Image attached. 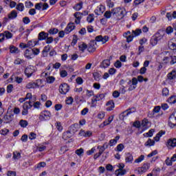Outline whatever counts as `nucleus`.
I'll return each instance as SVG.
<instances>
[{
  "mask_svg": "<svg viewBox=\"0 0 176 176\" xmlns=\"http://www.w3.org/2000/svg\"><path fill=\"white\" fill-rule=\"evenodd\" d=\"M163 36H164V32L160 31L157 32L151 38V45H152V46H156V45H157L158 41L163 39Z\"/></svg>",
  "mask_w": 176,
  "mask_h": 176,
  "instance_id": "obj_1",
  "label": "nucleus"
},
{
  "mask_svg": "<svg viewBox=\"0 0 176 176\" xmlns=\"http://www.w3.org/2000/svg\"><path fill=\"white\" fill-rule=\"evenodd\" d=\"M50 118H52V113L49 111H43L40 113L38 119L41 122H45V120H50Z\"/></svg>",
  "mask_w": 176,
  "mask_h": 176,
  "instance_id": "obj_2",
  "label": "nucleus"
},
{
  "mask_svg": "<svg viewBox=\"0 0 176 176\" xmlns=\"http://www.w3.org/2000/svg\"><path fill=\"white\" fill-rule=\"evenodd\" d=\"M135 111H137L135 107H131L126 109V111L122 112L121 114H120V116H119L120 120H124V118H126V116H129V115H131V113L135 112Z\"/></svg>",
  "mask_w": 176,
  "mask_h": 176,
  "instance_id": "obj_3",
  "label": "nucleus"
},
{
  "mask_svg": "<svg viewBox=\"0 0 176 176\" xmlns=\"http://www.w3.org/2000/svg\"><path fill=\"white\" fill-rule=\"evenodd\" d=\"M168 126H170V127H171V129H174V127H175V126H176V111H174L169 116Z\"/></svg>",
  "mask_w": 176,
  "mask_h": 176,
  "instance_id": "obj_4",
  "label": "nucleus"
},
{
  "mask_svg": "<svg viewBox=\"0 0 176 176\" xmlns=\"http://www.w3.org/2000/svg\"><path fill=\"white\" fill-rule=\"evenodd\" d=\"M69 91V85L67 83H63L59 86V93L65 95Z\"/></svg>",
  "mask_w": 176,
  "mask_h": 176,
  "instance_id": "obj_5",
  "label": "nucleus"
},
{
  "mask_svg": "<svg viewBox=\"0 0 176 176\" xmlns=\"http://www.w3.org/2000/svg\"><path fill=\"white\" fill-rule=\"evenodd\" d=\"M34 72H35V67L33 65H29L25 69V75L27 78H31Z\"/></svg>",
  "mask_w": 176,
  "mask_h": 176,
  "instance_id": "obj_6",
  "label": "nucleus"
},
{
  "mask_svg": "<svg viewBox=\"0 0 176 176\" xmlns=\"http://www.w3.org/2000/svg\"><path fill=\"white\" fill-rule=\"evenodd\" d=\"M39 83H42V80L38 79L36 82H28L26 85V89H39Z\"/></svg>",
  "mask_w": 176,
  "mask_h": 176,
  "instance_id": "obj_7",
  "label": "nucleus"
},
{
  "mask_svg": "<svg viewBox=\"0 0 176 176\" xmlns=\"http://www.w3.org/2000/svg\"><path fill=\"white\" fill-rule=\"evenodd\" d=\"M96 45H97L96 41L91 40L90 41L87 46V50L89 53H94V52H96Z\"/></svg>",
  "mask_w": 176,
  "mask_h": 176,
  "instance_id": "obj_8",
  "label": "nucleus"
},
{
  "mask_svg": "<svg viewBox=\"0 0 176 176\" xmlns=\"http://www.w3.org/2000/svg\"><path fill=\"white\" fill-rule=\"evenodd\" d=\"M109 39V37H108V36H104V37L102 35L100 36H97L95 38V40H92V41H95V42H102V44L104 43H107V42H108V40Z\"/></svg>",
  "mask_w": 176,
  "mask_h": 176,
  "instance_id": "obj_9",
  "label": "nucleus"
},
{
  "mask_svg": "<svg viewBox=\"0 0 176 176\" xmlns=\"http://www.w3.org/2000/svg\"><path fill=\"white\" fill-rule=\"evenodd\" d=\"M151 167V164L149 163H146V164H144L142 167L140 168H138V173H140L142 174H144V173H146V170H149Z\"/></svg>",
  "mask_w": 176,
  "mask_h": 176,
  "instance_id": "obj_10",
  "label": "nucleus"
},
{
  "mask_svg": "<svg viewBox=\"0 0 176 176\" xmlns=\"http://www.w3.org/2000/svg\"><path fill=\"white\" fill-rule=\"evenodd\" d=\"M13 120V114H6L3 118V123L8 124Z\"/></svg>",
  "mask_w": 176,
  "mask_h": 176,
  "instance_id": "obj_11",
  "label": "nucleus"
},
{
  "mask_svg": "<svg viewBox=\"0 0 176 176\" xmlns=\"http://www.w3.org/2000/svg\"><path fill=\"white\" fill-rule=\"evenodd\" d=\"M76 27V26H75V24L74 23H68L67 26L65 29V34H69V32H72V31H74Z\"/></svg>",
  "mask_w": 176,
  "mask_h": 176,
  "instance_id": "obj_12",
  "label": "nucleus"
},
{
  "mask_svg": "<svg viewBox=\"0 0 176 176\" xmlns=\"http://www.w3.org/2000/svg\"><path fill=\"white\" fill-rule=\"evenodd\" d=\"M74 16L76 19V24H80V20H82V16H83V14H82V12H76L74 14Z\"/></svg>",
  "mask_w": 176,
  "mask_h": 176,
  "instance_id": "obj_13",
  "label": "nucleus"
},
{
  "mask_svg": "<svg viewBox=\"0 0 176 176\" xmlns=\"http://www.w3.org/2000/svg\"><path fill=\"white\" fill-rule=\"evenodd\" d=\"M32 56H33L32 48L26 49L24 52V56L25 57V58H27L28 60H31V58H32Z\"/></svg>",
  "mask_w": 176,
  "mask_h": 176,
  "instance_id": "obj_14",
  "label": "nucleus"
},
{
  "mask_svg": "<svg viewBox=\"0 0 176 176\" xmlns=\"http://www.w3.org/2000/svg\"><path fill=\"white\" fill-rule=\"evenodd\" d=\"M47 36H49V33H46L45 32H41L38 34V41H45L47 39Z\"/></svg>",
  "mask_w": 176,
  "mask_h": 176,
  "instance_id": "obj_15",
  "label": "nucleus"
},
{
  "mask_svg": "<svg viewBox=\"0 0 176 176\" xmlns=\"http://www.w3.org/2000/svg\"><path fill=\"white\" fill-rule=\"evenodd\" d=\"M106 106L108 107L107 111H113V108H115V102H113V100H109L107 102Z\"/></svg>",
  "mask_w": 176,
  "mask_h": 176,
  "instance_id": "obj_16",
  "label": "nucleus"
},
{
  "mask_svg": "<svg viewBox=\"0 0 176 176\" xmlns=\"http://www.w3.org/2000/svg\"><path fill=\"white\" fill-rule=\"evenodd\" d=\"M120 140V136L118 135L114 138V139H111L109 142V145L110 146H113V145H116L118 144V141Z\"/></svg>",
  "mask_w": 176,
  "mask_h": 176,
  "instance_id": "obj_17",
  "label": "nucleus"
},
{
  "mask_svg": "<svg viewBox=\"0 0 176 176\" xmlns=\"http://www.w3.org/2000/svg\"><path fill=\"white\" fill-rule=\"evenodd\" d=\"M28 102H25L23 104L22 115H23L24 116L28 115Z\"/></svg>",
  "mask_w": 176,
  "mask_h": 176,
  "instance_id": "obj_18",
  "label": "nucleus"
},
{
  "mask_svg": "<svg viewBox=\"0 0 176 176\" xmlns=\"http://www.w3.org/2000/svg\"><path fill=\"white\" fill-rule=\"evenodd\" d=\"M111 65V61L108 59L102 60L100 64V68H108Z\"/></svg>",
  "mask_w": 176,
  "mask_h": 176,
  "instance_id": "obj_19",
  "label": "nucleus"
},
{
  "mask_svg": "<svg viewBox=\"0 0 176 176\" xmlns=\"http://www.w3.org/2000/svg\"><path fill=\"white\" fill-rule=\"evenodd\" d=\"M71 137H72V134L71 133V131H67L63 133L62 138L63 140H65V141H67V140H69Z\"/></svg>",
  "mask_w": 176,
  "mask_h": 176,
  "instance_id": "obj_20",
  "label": "nucleus"
},
{
  "mask_svg": "<svg viewBox=\"0 0 176 176\" xmlns=\"http://www.w3.org/2000/svg\"><path fill=\"white\" fill-rule=\"evenodd\" d=\"M133 160H134V157H133V155H131V153H126V155L125 157L126 163H133Z\"/></svg>",
  "mask_w": 176,
  "mask_h": 176,
  "instance_id": "obj_21",
  "label": "nucleus"
},
{
  "mask_svg": "<svg viewBox=\"0 0 176 176\" xmlns=\"http://www.w3.org/2000/svg\"><path fill=\"white\" fill-rule=\"evenodd\" d=\"M17 18V11L15 10H12L10 14H8V19L10 20H14Z\"/></svg>",
  "mask_w": 176,
  "mask_h": 176,
  "instance_id": "obj_22",
  "label": "nucleus"
},
{
  "mask_svg": "<svg viewBox=\"0 0 176 176\" xmlns=\"http://www.w3.org/2000/svg\"><path fill=\"white\" fill-rule=\"evenodd\" d=\"M176 161V155H173L170 160L167 159L166 160V164L167 166H173V162Z\"/></svg>",
  "mask_w": 176,
  "mask_h": 176,
  "instance_id": "obj_23",
  "label": "nucleus"
},
{
  "mask_svg": "<svg viewBox=\"0 0 176 176\" xmlns=\"http://www.w3.org/2000/svg\"><path fill=\"white\" fill-rule=\"evenodd\" d=\"M69 131H70V133L75 134V133L78 131V124H72V126H69Z\"/></svg>",
  "mask_w": 176,
  "mask_h": 176,
  "instance_id": "obj_24",
  "label": "nucleus"
},
{
  "mask_svg": "<svg viewBox=\"0 0 176 176\" xmlns=\"http://www.w3.org/2000/svg\"><path fill=\"white\" fill-rule=\"evenodd\" d=\"M167 78H168V79H169V80H173V79H175V78H176V72H175V70H173L171 72H170L167 75Z\"/></svg>",
  "mask_w": 176,
  "mask_h": 176,
  "instance_id": "obj_25",
  "label": "nucleus"
},
{
  "mask_svg": "<svg viewBox=\"0 0 176 176\" xmlns=\"http://www.w3.org/2000/svg\"><path fill=\"white\" fill-rule=\"evenodd\" d=\"M82 8H83V1H80V3H76L73 7V9H74V10H76V12H79V10H80V9H82Z\"/></svg>",
  "mask_w": 176,
  "mask_h": 176,
  "instance_id": "obj_26",
  "label": "nucleus"
},
{
  "mask_svg": "<svg viewBox=\"0 0 176 176\" xmlns=\"http://www.w3.org/2000/svg\"><path fill=\"white\" fill-rule=\"evenodd\" d=\"M43 167H46V162H39L38 164H37L34 166V170H41V168H42Z\"/></svg>",
  "mask_w": 176,
  "mask_h": 176,
  "instance_id": "obj_27",
  "label": "nucleus"
},
{
  "mask_svg": "<svg viewBox=\"0 0 176 176\" xmlns=\"http://www.w3.org/2000/svg\"><path fill=\"white\" fill-rule=\"evenodd\" d=\"M167 144L169 146H172V148H174L176 146V139H169L167 142Z\"/></svg>",
  "mask_w": 176,
  "mask_h": 176,
  "instance_id": "obj_28",
  "label": "nucleus"
},
{
  "mask_svg": "<svg viewBox=\"0 0 176 176\" xmlns=\"http://www.w3.org/2000/svg\"><path fill=\"white\" fill-rule=\"evenodd\" d=\"M87 48V45L85 43L80 44L78 45V49L82 53H85V50Z\"/></svg>",
  "mask_w": 176,
  "mask_h": 176,
  "instance_id": "obj_29",
  "label": "nucleus"
},
{
  "mask_svg": "<svg viewBox=\"0 0 176 176\" xmlns=\"http://www.w3.org/2000/svg\"><path fill=\"white\" fill-rule=\"evenodd\" d=\"M131 34L135 38V36H138L140 34H142V30L141 29H137L135 30H133Z\"/></svg>",
  "mask_w": 176,
  "mask_h": 176,
  "instance_id": "obj_30",
  "label": "nucleus"
},
{
  "mask_svg": "<svg viewBox=\"0 0 176 176\" xmlns=\"http://www.w3.org/2000/svg\"><path fill=\"white\" fill-rule=\"evenodd\" d=\"M76 155L79 156V157H82L83 156V153H85V150L82 148L76 150L75 151Z\"/></svg>",
  "mask_w": 176,
  "mask_h": 176,
  "instance_id": "obj_31",
  "label": "nucleus"
},
{
  "mask_svg": "<svg viewBox=\"0 0 176 176\" xmlns=\"http://www.w3.org/2000/svg\"><path fill=\"white\" fill-rule=\"evenodd\" d=\"M21 157V153H20L19 151H14L13 152V159L14 160H19Z\"/></svg>",
  "mask_w": 176,
  "mask_h": 176,
  "instance_id": "obj_32",
  "label": "nucleus"
},
{
  "mask_svg": "<svg viewBox=\"0 0 176 176\" xmlns=\"http://www.w3.org/2000/svg\"><path fill=\"white\" fill-rule=\"evenodd\" d=\"M19 124L21 127L25 129V127H27V126H28V121L25 120H21L19 122Z\"/></svg>",
  "mask_w": 176,
  "mask_h": 176,
  "instance_id": "obj_33",
  "label": "nucleus"
},
{
  "mask_svg": "<svg viewBox=\"0 0 176 176\" xmlns=\"http://www.w3.org/2000/svg\"><path fill=\"white\" fill-rule=\"evenodd\" d=\"M38 41H32V40L29 41L28 42V43L30 49H31V47H34V46H36V45H38Z\"/></svg>",
  "mask_w": 176,
  "mask_h": 176,
  "instance_id": "obj_34",
  "label": "nucleus"
},
{
  "mask_svg": "<svg viewBox=\"0 0 176 176\" xmlns=\"http://www.w3.org/2000/svg\"><path fill=\"white\" fill-rule=\"evenodd\" d=\"M155 145V141L149 138L147 142L144 144L145 146H153Z\"/></svg>",
  "mask_w": 176,
  "mask_h": 176,
  "instance_id": "obj_35",
  "label": "nucleus"
},
{
  "mask_svg": "<svg viewBox=\"0 0 176 176\" xmlns=\"http://www.w3.org/2000/svg\"><path fill=\"white\" fill-rule=\"evenodd\" d=\"M120 9H121L120 7L113 8V10H111L112 14L113 16H115V14H118L119 16V14L120 13Z\"/></svg>",
  "mask_w": 176,
  "mask_h": 176,
  "instance_id": "obj_36",
  "label": "nucleus"
},
{
  "mask_svg": "<svg viewBox=\"0 0 176 176\" xmlns=\"http://www.w3.org/2000/svg\"><path fill=\"white\" fill-rule=\"evenodd\" d=\"M55 126L58 131H60V132L63 131V125H61V122H56L55 123Z\"/></svg>",
  "mask_w": 176,
  "mask_h": 176,
  "instance_id": "obj_37",
  "label": "nucleus"
},
{
  "mask_svg": "<svg viewBox=\"0 0 176 176\" xmlns=\"http://www.w3.org/2000/svg\"><path fill=\"white\" fill-rule=\"evenodd\" d=\"M94 13L96 14H97V16H101V14H102V13H104V10H102V8H101V7L98 8V9L94 10Z\"/></svg>",
  "mask_w": 176,
  "mask_h": 176,
  "instance_id": "obj_38",
  "label": "nucleus"
},
{
  "mask_svg": "<svg viewBox=\"0 0 176 176\" xmlns=\"http://www.w3.org/2000/svg\"><path fill=\"white\" fill-rule=\"evenodd\" d=\"M168 102L169 104H175L176 102V96H171L168 99Z\"/></svg>",
  "mask_w": 176,
  "mask_h": 176,
  "instance_id": "obj_39",
  "label": "nucleus"
},
{
  "mask_svg": "<svg viewBox=\"0 0 176 176\" xmlns=\"http://www.w3.org/2000/svg\"><path fill=\"white\" fill-rule=\"evenodd\" d=\"M154 176H158L160 174V168H155L151 171Z\"/></svg>",
  "mask_w": 176,
  "mask_h": 176,
  "instance_id": "obj_40",
  "label": "nucleus"
},
{
  "mask_svg": "<svg viewBox=\"0 0 176 176\" xmlns=\"http://www.w3.org/2000/svg\"><path fill=\"white\" fill-rule=\"evenodd\" d=\"M17 52H19V48L13 46V45H10V53H12L16 54V53H17Z\"/></svg>",
  "mask_w": 176,
  "mask_h": 176,
  "instance_id": "obj_41",
  "label": "nucleus"
},
{
  "mask_svg": "<svg viewBox=\"0 0 176 176\" xmlns=\"http://www.w3.org/2000/svg\"><path fill=\"white\" fill-rule=\"evenodd\" d=\"M3 34L6 39H10L11 38H13V34L9 31H6L3 32Z\"/></svg>",
  "mask_w": 176,
  "mask_h": 176,
  "instance_id": "obj_42",
  "label": "nucleus"
},
{
  "mask_svg": "<svg viewBox=\"0 0 176 176\" xmlns=\"http://www.w3.org/2000/svg\"><path fill=\"white\" fill-rule=\"evenodd\" d=\"M87 21L88 23H92L94 21V14H90L87 17Z\"/></svg>",
  "mask_w": 176,
  "mask_h": 176,
  "instance_id": "obj_43",
  "label": "nucleus"
},
{
  "mask_svg": "<svg viewBox=\"0 0 176 176\" xmlns=\"http://www.w3.org/2000/svg\"><path fill=\"white\" fill-rule=\"evenodd\" d=\"M49 34H50V35H56V34H58V29L57 28H51L49 31H48Z\"/></svg>",
  "mask_w": 176,
  "mask_h": 176,
  "instance_id": "obj_44",
  "label": "nucleus"
},
{
  "mask_svg": "<svg viewBox=\"0 0 176 176\" xmlns=\"http://www.w3.org/2000/svg\"><path fill=\"white\" fill-rule=\"evenodd\" d=\"M155 131V129H151L148 131V133H146L144 134V137H153V132Z\"/></svg>",
  "mask_w": 176,
  "mask_h": 176,
  "instance_id": "obj_45",
  "label": "nucleus"
},
{
  "mask_svg": "<svg viewBox=\"0 0 176 176\" xmlns=\"http://www.w3.org/2000/svg\"><path fill=\"white\" fill-rule=\"evenodd\" d=\"M124 149V145L123 144H120L116 148L117 152H122Z\"/></svg>",
  "mask_w": 176,
  "mask_h": 176,
  "instance_id": "obj_46",
  "label": "nucleus"
},
{
  "mask_svg": "<svg viewBox=\"0 0 176 176\" xmlns=\"http://www.w3.org/2000/svg\"><path fill=\"white\" fill-rule=\"evenodd\" d=\"M16 10H19V12H23L24 10V4L22 3H19L16 7Z\"/></svg>",
  "mask_w": 176,
  "mask_h": 176,
  "instance_id": "obj_47",
  "label": "nucleus"
},
{
  "mask_svg": "<svg viewBox=\"0 0 176 176\" xmlns=\"http://www.w3.org/2000/svg\"><path fill=\"white\" fill-rule=\"evenodd\" d=\"M54 80H56V78H54V76L47 77V82L50 84L54 83Z\"/></svg>",
  "mask_w": 176,
  "mask_h": 176,
  "instance_id": "obj_48",
  "label": "nucleus"
},
{
  "mask_svg": "<svg viewBox=\"0 0 176 176\" xmlns=\"http://www.w3.org/2000/svg\"><path fill=\"white\" fill-rule=\"evenodd\" d=\"M169 47L171 50H176V41L169 43Z\"/></svg>",
  "mask_w": 176,
  "mask_h": 176,
  "instance_id": "obj_49",
  "label": "nucleus"
},
{
  "mask_svg": "<svg viewBox=\"0 0 176 176\" xmlns=\"http://www.w3.org/2000/svg\"><path fill=\"white\" fill-rule=\"evenodd\" d=\"M93 76L95 80H100V78H101V75L97 72L93 73Z\"/></svg>",
  "mask_w": 176,
  "mask_h": 176,
  "instance_id": "obj_50",
  "label": "nucleus"
},
{
  "mask_svg": "<svg viewBox=\"0 0 176 176\" xmlns=\"http://www.w3.org/2000/svg\"><path fill=\"white\" fill-rule=\"evenodd\" d=\"M112 16V11H106L104 14V17H105V19H111V17Z\"/></svg>",
  "mask_w": 176,
  "mask_h": 176,
  "instance_id": "obj_51",
  "label": "nucleus"
},
{
  "mask_svg": "<svg viewBox=\"0 0 176 176\" xmlns=\"http://www.w3.org/2000/svg\"><path fill=\"white\" fill-rule=\"evenodd\" d=\"M95 97H96L97 100L101 101V100H104V98H105V94H100L95 96Z\"/></svg>",
  "mask_w": 176,
  "mask_h": 176,
  "instance_id": "obj_52",
  "label": "nucleus"
},
{
  "mask_svg": "<svg viewBox=\"0 0 176 176\" xmlns=\"http://www.w3.org/2000/svg\"><path fill=\"white\" fill-rule=\"evenodd\" d=\"M170 94V91L168 90V88L165 87L162 89V96H164L165 97L168 96Z\"/></svg>",
  "mask_w": 176,
  "mask_h": 176,
  "instance_id": "obj_53",
  "label": "nucleus"
},
{
  "mask_svg": "<svg viewBox=\"0 0 176 176\" xmlns=\"http://www.w3.org/2000/svg\"><path fill=\"white\" fill-rule=\"evenodd\" d=\"M32 54L34 56H38V54H39V53H41V50H39V48H33L32 49Z\"/></svg>",
  "mask_w": 176,
  "mask_h": 176,
  "instance_id": "obj_54",
  "label": "nucleus"
},
{
  "mask_svg": "<svg viewBox=\"0 0 176 176\" xmlns=\"http://www.w3.org/2000/svg\"><path fill=\"white\" fill-rule=\"evenodd\" d=\"M144 159H145V155H142L135 160V163H141V162H142V160H144Z\"/></svg>",
  "mask_w": 176,
  "mask_h": 176,
  "instance_id": "obj_55",
  "label": "nucleus"
},
{
  "mask_svg": "<svg viewBox=\"0 0 176 176\" xmlns=\"http://www.w3.org/2000/svg\"><path fill=\"white\" fill-rule=\"evenodd\" d=\"M74 102V98L73 97H69L67 100H66V104L67 105H72V104Z\"/></svg>",
  "mask_w": 176,
  "mask_h": 176,
  "instance_id": "obj_56",
  "label": "nucleus"
},
{
  "mask_svg": "<svg viewBox=\"0 0 176 176\" xmlns=\"http://www.w3.org/2000/svg\"><path fill=\"white\" fill-rule=\"evenodd\" d=\"M125 14H126V10L121 8L118 16H120L121 19H123Z\"/></svg>",
  "mask_w": 176,
  "mask_h": 176,
  "instance_id": "obj_57",
  "label": "nucleus"
},
{
  "mask_svg": "<svg viewBox=\"0 0 176 176\" xmlns=\"http://www.w3.org/2000/svg\"><path fill=\"white\" fill-rule=\"evenodd\" d=\"M60 75L61 78H65L67 76H68V72H67V71L65 70H62L60 72Z\"/></svg>",
  "mask_w": 176,
  "mask_h": 176,
  "instance_id": "obj_58",
  "label": "nucleus"
},
{
  "mask_svg": "<svg viewBox=\"0 0 176 176\" xmlns=\"http://www.w3.org/2000/svg\"><path fill=\"white\" fill-rule=\"evenodd\" d=\"M9 133V129H3L0 131V133L2 135H8V133Z\"/></svg>",
  "mask_w": 176,
  "mask_h": 176,
  "instance_id": "obj_59",
  "label": "nucleus"
},
{
  "mask_svg": "<svg viewBox=\"0 0 176 176\" xmlns=\"http://www.w3.org/2000/svg\"><path fill=\"white\" fill-rule=\"evenodd\" d=\"M114 66L116 68H122V62H120L119 60H116L114 63Z\"/></svg>",
  "mask_w": 176,
  "mask_h": 176,
  "instance_id": "obj_60",
  "label": "nucleus"
},
{
  "mask_svg": "<svg viewBox=\"0 0 176 176\" xmlns=\"http://www.w3.org/2000/svg\"><path fill=\"white\" fill-rule=\"evenodd\" d=\"M13 91V85L10 84L7 86V93H12Z\"/></svg>",
  "mask_w": 176,
  "mask_h": 176,
  "instance_id": "obj_61",
  "label": "nucleus"
},
{
  "mask_svg": "<svg viewBox=\"0 0 176 176\" xmlns=\"http://www.w3.org/2000/svg\"><path fill=\"white\" fill-rule=\"evenodd\" d=\"M76 83H77V85H82L83 84V78H82L81 77H78L76 79Z\"/></svg>",
  "mask_w": 176,
  "mask_h": 176,
  "instance_id": "obj_62",
  "label": "nucleus"
},
{
  "mask_svg": "<svg viewBox=\"0 0 176 176\" xmlns=\"http://www.w3.org/2000/svg\"><path fill=\"white\" fill-rule=\"evenodd\" d=\"M107 3L108 8H113L115 5L113 1H111V0H107Z\"/></svg>",
  "mask_w": 176,
  "mask_h": 176,
  "instance_id": "obj_63",
  "label": "nucleus"
},
{
  "mask_svg": "<svg viewBox=\"0 0 176 176\" xmlns=\"http://www.w3.org/2000/svg\"><path fill=\"white\" fill-rule=\"evenodd\" d=\"M170 65H173L174 64H175L176 63V56H170Z\"/></svg>",
  "mask_w": 176,
  "mask_h": 176,
  "instance_id": "obj_64",
  "label": "nucleus"
}]
</instances>
